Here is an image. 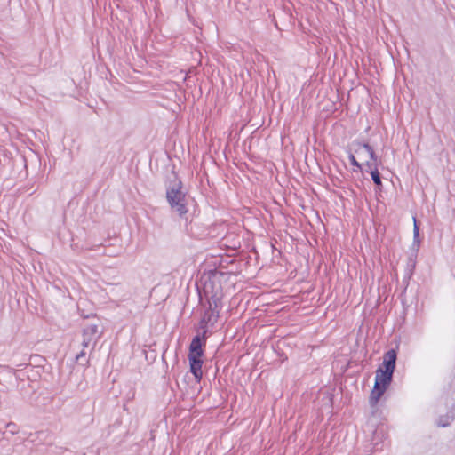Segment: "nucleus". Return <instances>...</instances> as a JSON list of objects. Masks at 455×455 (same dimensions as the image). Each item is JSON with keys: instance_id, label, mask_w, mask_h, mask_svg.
Returning a JSON list of instances; mask_svg holds the SVG:
<instances>
[{"instance_id": "7", "label": "nucleus", "mask_w": 455, "mask_h": 455, "mask_svg": "<svg viewBox=\"0 0 455 455\" xmlns=\"http://www.w3.org/2000/svg\"><path fill=\"white\" fill-rule=\"evenodd\" d=\"M455 419V406H453L445 415H441L436 420V426L446 427Z\"/></svg>"}, {"instance_id": "5", "label": "nucleus", "mask_w": 455, "mask_h": 455, "mask_svg": "<svg viewBox=\"0 0 455 455\" xmlns=\"http://www.w3.org/2000/svg\"><path fill=\"white\" fill-rule=\"evenodd\" d=\"M205 340L206 339H203V334L195 336L189 345L188 356L202 357L204 355L203 346L205 344Z\"/></svg>"}, {"instance_id": "8", "label": "nucleus", "mask_w": 455, "mask_h": 455, "mask_svg": "<svg viewBox=\"0 0 455 455\" xmlns=\"http://www.w3.org/2000/svg\"><path fill=\"white\" fill-rule=\"evenodd\" d=\"M209 286H210V284L206 283L204 288V292L209 299V305H210L209 308H212V306H214V307H217L220 303L221 296L218 292H215V293L210 292Z\"/></svg>"}, {"instance_id": "14", "label": "nucleus", "mask_w": 455, "mask_h": 455, "mask_svg": "<svg viewBox=\"0 0 455 455\" xmlns=\"http://www.w3.org/2000/svg\"><path fill=\"white\" fill-rule=\"evenodd\" d=\"M365 165L371 171L375 168H378V162L367 161Z\"/></svg>"}, {"instance_id": "13", "label": "nucleus", "mask_w": 455, "mask_h": 455, "mask_svg": "<svg viewBox=\"0 0 455 455\" xmlns=\"http://www.w3.org/2000/svg\"><path fill=\"white\" fill-rule=\"evenodd\" d=\"M7 430L12 434L14 435L18 432V427L15 423L10 422L6 425Z\"/></svg>"}, {"instance_id": "10", "label": "nucleus", "mask_w": 455, "mask_h": 455, "mask_svg": "<svg viewBox=\"0 0 455 455\" xmlns=\"http://www.w3.org/2000/svg\"><path fill=\"white\" fill-rule=\"evenodd\" d=\"M414 226H413V245H417V247L419 246V228L417 224L416 218H413Z\"/></svg>"}, {"instance_id": "6", "label": "nucleus", "mask_w": 455, "mask_h": 455, "mask_svg": "<svg viewBox=\"0 0 455 455\" xmlns=\"http://www.w3.org/2000/svg\"><path fill=\"white\" fill-rule=\"evenodd\" d=\"M190 371L194 375L195 379L197 382H200L203 377L202 372V365L203 360L201 357H196L195 355L188 356Z\"/></svg>"}, {"instance_id": "9", "label": "nucleus", "mask_w": 455, "mask_h": 455, "mask_svg": "<svg viewBox=\"0 0 455 455\" xmlns=\"http://www.w3.org/2000/svg\"><path fill=\"white\" fill-rule=\"evenodd\" d=\"M356 145L358 147L355 149L356 153L360 154L362 149H363L369 155L371 161L378 162V157H377L371 146H370L368 143H360V142H357Z\"/></svg>"}, {"instance_id": "1", "label": "nucleus", "mask_w": 455, "mask_h": 455, "mask_svg": "<svg viewBox=\"0 0 455 455\" xmlns=\"http://www.w3.org/2000/svg\"><path fill=\"white\" fill-rule=\"evenodd\" d=\"M395 361L396 352L394 349L385 353L382 363L384 369L380 367L377 370L374 387L370 395L369 403L371 406H375L379 403L380 397L390 385L395 368Z\"/></svg>"}, {"instance_id": "11", "label": "nucleus", "mask_w": 455, "mask_h": 455, "mask_svg": "<svg viewBox=\"0 0 455 455\" xmlns=\"http://www.w3.org/2000/svg\"><path fill=\"white\" fill-rule=\"evenodd\" d=\"M370 172H371V179H372V181L374 182V184L377 186H381L382 185L381 177H380V173H379L378 168L371 170Z\"/></svg>"}, {"instance_id": "12", "label": "nucleus", "mask_w": 455, "mask_h": 455, "mask_svg": "<svg viewBox=\"0 0 455 455\" xmlns=\"http://www.w3.org/2000/svg\"><path fill=\"white\" fill-rule=\"evenodd\" d=\"M348 159L350 164L356 168L354 170V172L362 170V164L356 160L354 154L349 153Z\"/></svg>"}, {"instance_id": "3", "label": "nucleus", "mask_w": 455, "mask_h": 455, "mask_svg": "<svg viewBox=\"0 0 455 455\" xmlns=\"http://www.w3.org/2000/svg\"><path fill=\"white\" fill-rule=\"evenodd\" d=\"M102 335V331L100 330L99 320L96 323H92L85 325L82 331V347L83 350L76 356V362H82L86 355V349L90 352L93 351L99 339Z\"/></svg>"}, {"instance_id": "4", "label": "nucleus", "mask_w": 455, "mask_h": 455, "mask_svg": "<svg viewBox=\"0 0 455 455\" xmlns=\"http://www.w3.org/2000/svg\"><path fill=\"white\" fill-rule=\"evenodd\" d=\"M219 316V312H214L212 308L207 309L200 322V329L203 330V339H206V333L208 331V324L213 325Z\"/></svg>"}, {"instance_id": "2", "label": "nucleus", "mask_w": 455, "mask_h": 455, "mask_svg": "<svg viewBox=\"0 0 455 455\" xmlns=\"http://www.w3.org/2000/svg\"><path fill=\"white\" fill-rule=\"evenodd\" d=\"M166 200L171 209L183 218L188 212L187 194L182 189V182L174 180L166 188Z\"/></svg>"}]
</instances>
